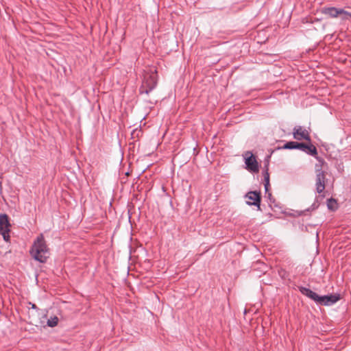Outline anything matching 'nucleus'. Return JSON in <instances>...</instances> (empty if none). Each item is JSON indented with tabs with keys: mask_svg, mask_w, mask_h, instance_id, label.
Segmentation results:
<instances>
[{
	"mask_svg": "<svg viewBox=\"0 0 351 351\" xmlns=\"http://www.w3.org/2000/svg\"><path fill=\"white\" fill-rule=\"evenodd\" d=\"M32 257L40 263H45L49 257V249L46 243L43 234L34 241L29 251Z\"/></svg>",
	"mask_w": 351,
	"mask_h": 351,
	"instance_id": "nucleus-1",
	"label": "nucleus"
},
{
	"mask_svg": "<svg viewBox=\"0 0 351 351\" xmlns=\"http://www.w3.org/2000/svg\"><path fill=\"white\" fill-rule=\"evenodd\" d=\"M157 82L154 75H150L145 77L141 87L139 88V93L141 95L148 94L152 91L156 86Z\"/></svg>",
	"mask_w": 351,
	"mask_h": 351,
	"instance_id": "nucleus-2",
	"label": "nucleus"
},
{
	"mask_svg": "<svg viewBox=\"0 0 351 351\" xmlns=\"http://www.w3.org/2000/svg\"><path fill=\"white\" fill-rule=\"evenodd\" d=\"M10 223L8 217L5 214L0 215V234H2L5 241H8L10 238Z\"/></svg>",
	"mask_w": 351,
	"mask_h": 351,
	"instance_id": "nucleus-3",
	"label": "nucleus"
},
{
	"mask_svg": "<svg viewBox=\"0 0 351 351\" xmlns=\"http://www.w3.org/2000/svg\"><path fill=\"white\" fill-rule=\"evenodd\" d=\"M244 157L245 160V163L247 166V169L252 172H258V162L252 153L250 152H247L245 153Z\"/></svg>",
	"mask_w": 351,
	"mask_h": 351,
	"instance_id": "nucleus-4",
	"label": "nucleus"
},
{
	"mask_svg": "<svg viewBox=\"0 0 351 351\" xmlns=\"http://www.w3.org/2000/svg\"><path fill=\"white\" fill-rule=\"evenodd\" d=\"M326 175L323 170L317 169L316 171V191L318 193L324 192L325 189Z\"/></svg>",
	"mask_w": 351,
	"mask_h": 351,
	"instance_id": "nucleus-5",
	"label": "nucleus"
},
{
	"mask_svg": "<svg viewBox=\"0 0 351 351\" xmlns=\"http://www.w3.org/2000/svg\"><path fill=\"white\" fill-rule=\"evenodd\" d=\"M293 134L294 138L296 140H306L308 141H311L308 132L301 126L295 128Z\"/></svg>",
	"mask_w": 351,
	"mask_h": 351,
	"instance_id": "nucleus-6",
	"label": "nucleus"
},
{
	"mask_svg": "<svg viewBox=\"0 0 351 351\" xmlns=\"http://www.w3.org/2000/svg\"><path fill=\"white\" fill-rule=\"evenodd\" d=\"M245 198L247 199V200L246 201V203L248 205L257 206L258 209H260V202H261L260 193H258L257 191H250L246 194Z\"/></svg>",
	"mask_w": 351,
	"mask_h": 351,
	"instance_id": "nucleus-7",
	"label": "nucleus"
},
{
	"mask_svg": "<svg viewBox=\"0 0 351 351\" xmlns=\"http://www.w3.org/2000/svg\"><path fill=\"white\" fill-rule=\"evenodd\" d=\"M339 300V295H327L319 296L318 304L322 305H330Z\"/></svg>",
	"mask_w": 351,
	"mask_h": 351,
	"instance_id": "nucleus-8",
	"label": "nucleus"
},
{
	"mask_svg": "<svg viewBox=\"0 0 351 351\" xmlns=\"http://www.w3.org/2000/svg\"><path fill=\"white\" fill-rule=\"evenodd\" d=\"M340 12V8H337L335 7L323 8L322 10V14L328 15L331 18L337 17L341 13Z\"/></svg>",
	"mask_w": 351,
	"mask_h": 351,
	"instance_id": "nucleus-9",
	"label": "nucleus"
},
{
	"mask_svg": "<svg viewBox=\"0 0 351 351\" xmlns=\"http://www.w3.org/2000/svg\"><path fill=\"white\" fill-rule=\"evenodd\" d=\"M300 291L303 294L307 296L308 298L312 299L313 300L315 301L317 303H318L319 295H318L316 293L311 291V289L306 288V287H300Z\"/></svg>",
	"mask_w": 351,
	"mask_h": 351,
	"instance_id": "nucleus-10",
	"label": "nucleus"
},
{
	"mask_svg": "<svg viewBox=\"0 0 351 351\" xmlns=\"http://www.w3.org/2000/svg\"><path fill=\"white\" fill-rule=\"evenodd\" d=\"M283 147L285 149H298L302 151H303L304 148H307L306 147L305 143H298V142H295V141H290V142L287 143L286 144H285Z\"/></svg>",
	"mask_w": 351,
	"mask_h": 351,
	"instance_id": "nucleus-11",
	"label": "nucleus"
},
{
	"mask_svg": "<svg viewBox=\"0 0 351 351\" xmlns=\"http://www.w3.org/2000/svg\"><path fill=\"white\" fill-rule=\"evenodd\" d=\"M306 147L307 148H304L303 152H306V153L309 154L310 155L316 156L317 152V149L314 145L306 144Z\"/></svg>",
	"mask_w": 351,
	"mask_h": 351,
	"instance_id": "nucleus-12",
	"label": "nucleus"
},
{
	"mask_svg": "<svg viewBox=\"0 0 351 351\" xmlns=\"http://www.w3.org/2000/svg\"><path fill=\"white\" fill-rule=\"evenodd\" d=\"M340 11L341 13L338 16H339L341 20L346 21L351 18V12H347L342 8H340Z\"/></svg>",
	"mask_w": 351,
	"mask_h": 351,
	"instance_id": "nucleus-13",
	"label": "nucleus"
},
{
	"mask_svg": "<svg viewBox=\"0 0 351 351\" xmlns=\"http://www.w3.org/2000/svg\"><path fill=\"white\" fill-rule=\"evenodd\" d=\"M327 206L331 210H336L337 208V201L332 198L329 199L327 202Z\"/></svg>",
	"mask_w": 351,
	"mask_h": 351,
	"instance_id": "nucleus-14",
	"label": "nucleus"
},
{
	"mask_svg": "<svg viewBox=\"0 0 351 351\" xmlns=\"http://www.w3.org/2000/svg\"><path fill=\"white\" fill-rule=\"evenodd\" d=\"M58 323V318L57 317H53L48 319L47 325L50 327L56 326Z\"/></svg>",
	"mask_w": 351,
	"mask_h": 351,
	"instance_id": "nucleus-15",
	"label": "nucleus"
},
{
	"mask_svg": "<svg viewBox=\"0 0 351 351\" xmlns=\"http://www.w3.org/2000/svg\"><path fill=\"white\" fill-rule=\"evenodd\" d=\"M264 181L265 190L267 191L268 186L269 185V175L267 170H266L265 172L264 173Z\"/></svg>",
	"mask_w": 351,
	"mask_h": 351,
	"instance_id": "nucleus-16",
	"label": "nucleus"
},
{
	"mask_svg": "<svg viewBox=\"0 0 351 351\" xmlns=\"http://www.w3.org/2000/svg\"><path fill=\"white\" fill-rule=\"evenodd\" d=\"M316 158H317V160H318V163H317V164H316V165H315V169H319L322 170V167H323V166H324V164H325L324 160L322 158H319V157H318V156H316Z\"/></svg>",
	"mask_w": 351,
	"mask_h": 351,
	"instance_id": "nucleus-17",
	"label": "nucleus"
}]
</instances>
